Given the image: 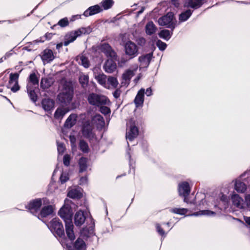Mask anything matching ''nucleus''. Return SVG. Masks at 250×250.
<instances>
[{
	"label": "nucleus",
	"mask_w": 250,
	"mask_h": 250,
	"mask_svg": "<svg viewBox=\"0 0 250 250\" xmlns=\"http://www.w3.org/2000/svg\"><path fill=\"white\" fill-rule=\"evenodd\" d=\"M244 220L245 223L250 226V216H244Z\"/></svg>",
	"instance_id": "obj_63"
},
{
	"label": "nucleus",
	"mask_w": 250,
	"mask_h": 250,
	"mask_svg": "<svg viewBox=\"0 0 250 250\" xmlns=\"http://www.w3.org/2000/svg\"><path fill=\"white\" fill-rule=\"evenodd\" d=\"M216 214L215 212L209 210H202L199 211L195 212L188 216H197L199 215H207V216H214Z\"/></svg>",
	"instance_id": "obj_33"
},
{
	"label": "nucleus",
	"mask_w": 250,
	"mask_h": 250,
	"mask_svg": "<svg viewBox=\"0 0 250 250\" xmlns=\"http://www.w3.org/2000/svg\"><path fill=\"white\" fill-rule=\"evenodd\" d=\"M101 4L104 10H108L113 6L114 1L113 0H103Z\"/></svg>",
	"instance_id": "obj_41"
},
{
	"label": "nucleus",
	"mask_w": 250,
	"mask_h": 250,
	"mask_svg": "<svg viewBox=\"0 0 250 250\" xmlns=\"http://www.w3.org/2000/svg\"><path fill=\"white\" fill-rule=\"evenodd\" d=\"M41 104L43 109L46 112L53 110L55 107V102L50 98H44L42 100Z\"/></svg>",
	"instance_id": "obj_15"
},
{
	"label": "nucleus",
	"mask_w": 250,
	"mask_h": 250,
	"mask_svg": "<svg viewBox=\"0 0 250 250\" xmlns=\"http://www.w3.org/2000/svg\"><path fill=\"white\" fill-rule=\"evenodd\" d=\"M95 222L93 219H91V223L89 227L84 228L81 230V233L82 236L85 240H88V239L93 237L98 239L97 236L95 235L94 232Z\"/></svg>",
	"instance_id": "obj_10"
},
{
	"label": "nucleus",
	"mask_w": 250,
	"mask_h": 250,
	"mask_svg": "<svg viewBox=\"0 0 250 250\" xmlns=\"http://www.w3.org/2000/svg\"><path fill=\"white\" fill-rule=\"evenodd\" d=\"M69 21L67 18H64L61 19L58 22V24L62 27H64L67 26Z\"/></svg>",
	"instance_id": "obj_50"
},
{
	"label": "nucleus",
	"mask_w": 250,
	"mask_h": 250,
	"mask_svg": "<svg viewBox=\"0 0 250 250\" xmlns=\"http://www.w3.org/2000/svg\"><path fill=\"white\" fill-rule=\"evenodd\" d=\"M233 205L239 208H243L244 200L239 195L233 194L231 196Z\"/></svg>",
	"instance_id": "obj_24"
},
{
	"label": "nucleus",
	"mask_w": 250,
	"mask_h": 250,
	"mask_svg": "<svg viewBox=\"0 0 250 250\" xmlns=\"http://www.w3.org/2000/svg\"><path fill=\"white\" fill-rule=\"evenodd\" d=\"M80 149L84 153H87L89 151V147L87 143L84 140H81L79 143Z\"/></svg>",
	"instance_id": "obj_38"
},
{
	"label": "nucleus",
	"mask_w": 250,
	"mask_h": 250,
	"mask_svg": "<svg viewBox=\"0 0 250 250\" xmlns=\"http://www.w3.org/2000/svg\"><path fill=\"white\" fill-rule=\"evenodd\" d=\"M81 64L84 68H88L89 66V62L87 58L82 56L81 58Z\"/></svg>",
	"instance_id": "obj_49"
},
{
	"label": "nucleus",
	"mask_w": 250,
	"mask_h": 250,
	"mask_svg": "<svg viewBox=\"0 0 250 250\" xmlns=\"http://www.w3.org/2000/svg\"><path fill=\"white\" fill-rule=\"evenodd\" d=\"M79 82L81 84V86L83 88H85L87 87L88 82H89V77L87 75H82L79 77Z\"/></svg>",
	"instance_id": "obj_40"
},
{
	"label": "nucleus",
	"mask_w": 250,
	"mask_h": 250,
	"mask_svg": "<svg viewBox=\"0 0 250 250\" xmlns=\"http://www.w3.org/2000/svg\"><path fill=\"white\" fill-rule=\"evenodd\" d=\"M189 0L188 5L194 9H197L200 7L203 4V1L204 0Z\"/></svg>",
	"instance_id": "obj_37"
},
{
	"label": "nucleus",
	"mask_w": 250,
	"mask_h": 250,
	"mask_svg": "<svg viewBox=\"0 0 250 250\" xmlns=\"http://www.w3.org/2000/svg\"><path fill=\"white\" fill-rule=\"evenodd\" d=\"M67 239L70 241V243L67 242V240L66 239L62 240L61 242L62 245L66 250H86V246L85 242L83 239L78 238L72 244L74 240L71 241L68 238Z\"/></svg>",
	"instance_id": "obj_3"
},
{
	"label": "nucleus",
	"mask_w": 250,
	"mask_h": 250,
	"mask_svg": "<svg viewBox=\"0 0 250 250\" xmlns=\"http://www.w3.org/2000/svg\"><path fill=\"white\" fill-rule=\"evenodd\" d=\"M58 151L59 154L64 152L65 148L63 143H58Z\"/></svg>",
	"instance_id": "obj_59"
},
{
	"label": "nucleus",
	"mask_w": 250,
	"mask_h": 250,
	"mask_svg": "<svg viewBox=\"0 0 250 250\" xmlns=\"http://www.w3.org/2000/svg\"><path fill=\"white\" fill-rule=\"evenodd\" d=\"M152 55V53L142 55L139 57L138 61L141 63L148 65L151 60Z\"/></svg>",
	"instance_id": "obj_32"
},
{
	"label": "nucleus",
	"mask_w": 250,
	"mask_h": 250,
	"mask_svg": "<svg viewBox=\"0 0 250 250\" xmlns=\"http://www.w3.org/2000/svg\"><path fill=\"white\" fill-rule=\"evenodd\" d=\"M77 117V116L75 114H70L66 120L64 126L68 128H70L73 127L76 124Z\"/></svg>",
	"instance_id": "obj_25"
},
{
	"label": "nucleus",
	"mask_w": 250,
	"mask_h": 250,
	"mask_svg": "<svg viewBox=\"0 0 250 250\" xmlns=\"http://www.w3.org/2000/svg\"><path fill=\"white\" fill-rule=\"evenodd\" d=\"M70 157L68 154H65L63 157V163L65 166L68 167L70 165Z\"/></svg>",
	"instance_id": "obj_53"
},
{
	"label": "nucleus",
	"mask_w": 250,
	"mask_h": 250,
	"mask_svg": "<svg viewBox=\"0 0 250 250\" xmlns=\"http://www.w3.org/2000/svg\"><path fill=\"white\" fill-rule=\"evenodd\" d=\"M87 162L88 159L85 157H82L79 159L78 162L79 167V173H82L86 170L88 167Z\"/></svg>",
	"instance_id": "obj_27"
},
{
	"label": "nucleus",
	"mask_w": 250,
	"mask_h": 250,
	"mask_svg": "<svg viewBox=\"0 0 250 250\" xmlns=\"http://www.w3.org/2000/svg\"><path fill=\"white\" fill-rule=\"evenodd\" d=\"M87 99L90 104L98 107L105 105L107 101L106 97L94 93H90Z\"/></svg>",
	"instance_id": "obj_7"
},
{
	"label": "nucleus",
	"mask_w": 250,
	"mask_h": 250,
	"mask_svg": "<svg viewBox=\"0 0 250 250\" xmlns=\"http://www.w3.org/2000/svg\"><path fill=\"white\" fill-rule=\"evenodd\" d=\"M178 192L180 196L184 198V201L188 203V197L190 192V188L189 183L184 181L178 184Z\"/></svg>",
	"instance_id": "obj_11"
},
{
	"label": "nucleus",
	"mask_w": 250,
	"mask_h": 250,
	"mask_svg": "<svg viewBox=\"0 0 250 250\" xmlns=\"http://www.w3.org/2000/svg\"><path fill=\"white\" fill-rule=\"evenodd\" d=\"M54 211L52 206L47 205L44 206L41 210L40 213L38 215L37 217L39 219L41 218H45L48 216L51 215Z\"/></svg>",
	"instance_id": "obj_20"
},
{
	"label": "nucleus",
	"mask_w": 250,
	"mask_h": 250,
	"mask_svg": "<svg viewBox=\"0 0 250 250\" xmlns=\"http://www.w3.org/2000/svg\"><path fill=\"white\" fill-rule=\"evenodd\" d=\"M174 14L172 12H168L167 14L159 18L158 23L160 26H166L173 31L176 26V21H174Z\"/></svg>",
	"instance_id": "obj_5"
},
{
	"label": "nucleus",
	"mask_w": 250,
	"mask_h": 250,
	"mask_svg": "<svg viewBox=\"0 0 250 250\" xmlns=\"http://www.w3.org/2000/svg\"><path fill=\"white\" fill-rule=\"evenodd\" d=\"M42 205V199L41 198H37L30 201L25 205V207L31 213L35 216H37V214L40 210Z\"/></svg>",
	"instance_id": "obj_9"
},
{
	"label": "nucleus",
	"mask_w": 250,
	"mask_h": 250,
	"mask_svg": "<svg viewBox=\"0 0 250 250\" xmlns=\"http://www.w3.org/2000/svg\"><path fill=\"white\" fill-rule=\"evenodd\" d=\"M77 37L80 36L82 34H88L91 32V29L89 27L87 28L81 27L77 30L73 31Z\"/></svg>",
	"instance_id": "obj_39"
},
{
	"label": "nucleus",
	"mask_w": 250,
	"mask_h": 250,
	"mask_svg": "<svg viewBox=\"0 0 250 250\" xmlns=\"http://www.w3.org/2000/svg\"><path fill=\"white\" fill-rule=\"evenodd\" d=\"M53 35V34L51 33H47L43 37H41L40 40L38 42H44L45 40H50L52 38Z\"/></svg>",
	"instance_id": "obj_52"
},
{
	"label": "nucleus",
	"mask_w": 250,
	"mask_h": 250,
	"mask_svg": "<svg viewBox=\"0 0 250 250\" xmlns=\"http://www.w3.org/2000/svg\"><path fill=\"white\" fill-rule=\"evenodd\" d=\"M47 226L55 237L65 238L63 226L59 218H53Z\"/></svg>",
	"instance_id": "obj_2"
},
{
	"label": "nucleus",
	"mask_w": 250,
	"mask_h": 250,
	"mask_svg": "<svg viewBox=\"0 0 250 250\" xmlns=\"http://www.w3.org/2000/svg\"><path fill=\"white\" fill-rule=\"evenodd\" d=\"M116 60L110 59L105 61L104 65V70L108 73H113L117 68Z\"/></svg>",
	"instance_id": "obj_18"
},
{
	"label": "nucleus",
	"mask_w": 250,
	"mask_h": 250,
	"mask_svg": "<svg viewBox=\"0 0 250 250\" xmlns=\"http://www.w3.org/2000/svg\"><path fill=\"white\" fill-rule=\"evenodd\" d=\"M121 93V90L120 89H116L113 92V95L115 99H118L120 96Z\"/></svg>",
	"instance_id": "obj_60"
},
{
	"label": "nucleus",
	"mask_w": 250,
	"mask_h": 250,
	"mask_svg": "<svg viewBox=\"0 0 250 250\" xmlns=\"http://www.w3.org/2000/svg\"><path fill=\"white\" fill-rule=\"evenodd\" d=\"M95 79L99 84L102 85L105 84L106 76L104 74H99L95 76Z\"/></svg>",
	"instance_id": "obj_46"
},
{
	"label": "nucleus",
	"mask_w": 250,
	"mask_h": 250,
	"mask_svg": "<svg viewBox=\"0 0 250 250\" xmlns=\"http://www.w3.org/2000/svg\"><path fill=\"white\" fill-rule=\"evenodd\" d=\"M81 17H82V15H79V14L73 15L71 17V18L70 19V21H74L76 20H77L79 19H81Z\"/></svg>",
	"instance_id": "obj_61"
},
{
	"label": "nucleus",
	"mask_w": 250,
	"mask_h": 250,
	"mask_svg": "<svg viewBox=\"0 0 250 250\" xmlns=\"http://www.w3.org/2000/svg\"><path fill=\"white\" fill-rule=\"evenodd\" d=\"M93 130V126L90 121L87 120L83 123L81 129L82 136L89 141L93 140L96 137Z\"/></svg>",
	"instance_id": "obj_4"
},
{
	"label": "nucleus",
	"mask_w": 250,
	"mask_h": 250,
	"mask_svg": "<svg viewBox=\"0 0 250 250\" xmlns=\"http://www.w3.org/2000/svg\"><path fill=\"white\" fill-rule=\"evenodd\" d=\"M39 83V78L37 77L35 73H32L30 74L28 77V83L31 85L35 86V88L38 86Z\"/></svg>",
	"instance_id": "obj_30"
},
{
	"label": "nucleus",
	"mask_w": 250,
	"mask_h": 250,
	"mask_svg": "<svg viewBox=\"0 0 250 250\" xmlns=\"http://www.w3.org/2000/svg\"><path fill=\"white\" fill-rule=\"evenodd\" d=\"M235 189L240 193H244L247 189V186L240 180H236L235 183Z\"/></svg>",
	"instance_id": "obj_31"
},
{
	"label": "nucleus",
	"mask_w": 250,
	"mask_h": 250,
	"mask_svg": "<svg viewBox=\"0 0 250 250\" xmlns=\"http://www.w3.org/2000/svg\"><path fill=\"white\" fill-rule=\"evenodd\" d=\"M102 11L103 9L102 7L98 4H96L88 7L84 11L83 15L85 17H88L98 14Z\"/></svg>",
	"instance_id": "obj_16"
},
{
	"label": "nucleus",
	"mask_w": 250,
	"mask_h": 250,
	"mask_svg": "<svg viewBox=\"0 0 250 250\" xmlns=\"http://www.w3.org/2000/svg\"><path fill=\"white\" fill-rule=\"evenodd\" d=\"M157 28L153 21H149L146 25L145 31L147 35H151L156 32Z\"/></svg>",
	"instance_id": "obj_26"
},
{
	"label": "nucleus",
	"mask_w": 250,
	"mask_h": 250,
	"mask_svg": "<svg viewBox=\"0 0 250 250\" xmlns=\"http://www.w3.org/2000/svg\"><path fill=\"white\" fill-rule=\"evenodd\" d=\"M125 54L129 57V59H133L139 54V48L137 45L131 41H127L124 44Z\"/></svg>",
	"instance_id": "obj_8"
},
{
	"label": "nucleus",
	"mask_w": 250,
	"mask_h": 250,
	"mask_svg": "<svg viewBox=\"0 0 250 250\" xmlns=\"http://www.w3.org/2000/svg\"><path fill=\"white\" fill-rule=\"evenodd\" d=\"M105 105H102L100 106V111L104 115H107L108 114L110 113V109L104 106Z\"/></svg>",
	"instance_id": "obj_51"
},
{
	"label": "nucleus",
	"mask_w": 250,
	"mask_h": 250,
	"mask_svg": "<svg viewBox=\"0 0 250 250\" xmlns=\"http://www.w3.org/2000/svg\"><path fill=\"white\" fill-rule=\"evenodd\" d=\"M130 126L128 131L126 133V138L129 141H133L136 138L139 133V129L135 121L131 120L129 121Z\"/></svg>",
	"instance_id": "obj_13"
},
{
	"label": "nucleus",
	"mask_w": 250,
	"mask_h": 250,
	"mask_svg": "<svg viewBox=\"0 0 250 250\" xmlns=\"http://www.w3.org/2000/svg\"><path fill=\"white\" fill-rule=\"evenodd\" d=\"M85 220V217L83 212L82 211H77L74 216V223L76 226H81L82 225Z\"/></svg>",
	"instance_id": "obj_22"
},
{
	"label": "nucleus",
	"mask_w": 250,
	"mask_h": 250,
	"mask_svg": "<svg viewBox=\"0 0 250 250\" xmlns=\"http://www.w3.org/2000/svg\"><path fill=\"white\" fill-rule=\"evenodd\" d=\"M55 58L51 49L46 48L42 53L41 59L44 64L51 62Z\"/></svg>",
	"instance_id": "obj_14"
},
{
	"label": "nucleus",
	"mask_w": 250,
	"mask_h": 250,
	"mask_svg": "<svg viewBox=\"0 0 250 250\" xmlns=\"http://www.w3.org/2000/svg\"><path fill=\"white\" fill-rule=\"evenodd\" d=\"M58 215L65 222L67 237L71 241L75 240V235L73 230L74 226L72 223L73 212L72 208L68 204L64 205L59 210Z\"/></svg>",
	"instance_id": "obj_1"
},
{
	"label": "nucleus",
	"mask_w": 250,
	"mask_h": 250,
	"mask_svg": "<svg viewBox=\"0 0 250 250\" xmlns=\"http://www.w3.org/2000/svg\"><path fill=\"white\" fill-rule=\"evenodd\" d=\"M88 178L87 176H83L80 178L79 184L80 185H85L87 184Z\"/></svg>",
	"instance_id": "obj_55"
},
{
	"label": "nucleus",
	"mask_w": 250,
	"mask_h": 250,
	"mask_svg": "<svg viewBox=\"0 0 250 250\" xmlns=\"http://www.w3.org/2000/svg\"><path fill=\"white\" fill-rule=\"evenodd\" d=\"M67 196L72 199H80L82 197V193L78 190L74 189L69 191Z\"/></svg>",
	"instance_id": "obj_36"
},
{
	"label": "nucleus",
	"mask_w": 250,
	"mask_h": 250,
	"mask_svg": "<svg viewBox=\"0 0 250 250\" xmlns=\"http://www.w3.org/2000/svg\"><path fill=\"white\" fill-rule=\"evenodd\" d=\"M19 77V74L18 73H11L9 76L8 84L11 85L16 82H18Z\"/></svg>",
	"instance_id": "obj_44"
},
{
	"label": "nucleus",
	"mask_w": 250,
	"mask_h": 250,
	"mask_svg": "<svg viewBox=\"0 0 250 250\" xmlns=\"http://www.w3.org/2000/svg\"><path fill=\"white\" fill-rule=\"evenodd\" d=\"M145 90L142 88L137 92V95L134 99V102L136 107L142 106L144 102V95Z\"/></svg>",
	"instance_id": "obj_17"
},
{
	"label": "nucleus",
	"mask_w": 250,
	"mask_h": 250,
	"mask_svg": "<svg viewBox=\"0 0 250 250\" xmlns=\"http://www.w3.org/2000/svg\"><path fill=\"white\" fill-rule=\"evenodd\" d=\"M107 83L111 85L114 88L117 87L119 84L117 79L113 76H109L107 78Z\"/></svg>",
	"instance_id": "obj_43"
},
{
	"label": "nucleus",
	"mask_w": 250,
	"mask_h": 250,
	"mask_svg": "<svg viewBox=\"0 0 250 250\" xmlns=\"http://www.w3.org/2000/svg\"><path fill=\"white\" fill-rule=\"evenodd\" d=\"M156 229L157 232L162 236L165 237V232L164 229L161 228L160 225L158 223L156 224Z\"/></svg>",
	"instance_id": "obj_54"
},
{
	"label": "nucleus",
	"mask_w": 250,
	"mask_h": 250,
	"mask_svg": "<svg viewBox=\"0 0 250 250\" xmlns=\"http://www.w3.org/2000/svg\"><path fill=\"white\" fill-rule=\"evenodd\" d=\"M92 125H96L97 129L103 128L105 125L104 119L100 114H96L91 119Z\"/></svg>",
	"instance_id": "obj_19"
},
{
	"label": "nucleus",
	"mask_w": 250,
	"mask_h": 250,
	"mask_svg": "<svg viewBox=\"0 0 250 250\" xmlns=\"http://www.w3.org/2000/svg\"><path fill=\"white\" fill-rule=\"evenodd\" d=\"M27 92L31 101L35 103L38 99V96L35 92V88L30 84H27L26 86Z\"/></svg>",
	"instance_id": "obj_23"
},
{
	"label": "nucleus",
	"mask_w": 250,
	"mask_h": 250,
	"mask_svg": "<svg viewBox=\"0 0 250 250\" xmlns=\"http://www.w3.org/2000/svg\"><path fill=\"white\" fill-rule=\"evenodd\" d=\"M100 49L105 55L110 59L117 60L118 55L115 51L108 43H103L101 45Z\"/></svg>",
	"instance_id": "obj_12"
},
{
	"label": "nucleus",
	"mask_w": 250,
	"mask_h": 250,
	"mask_svg": "<svg viewBox=\"0 0 250 250\" xmlns=\"http://www.w3.org/2000/svg\"><path fill=\"white\" fill-rule=\"evenodd\" d=\"M136 42H137V44L141 46H143L144 45H145L146 43V39L143 37L139 38L136 40Z\"/></svg>",
	"instance_id": "obj_56"
},
{
	"label": "nucleus",
	"mask_w": 250,
	"mask_h": 250,
	"mask_svg": "<svg viewBox=\"0 0 250 250\" xmlns=\"http://www.w3.org/2000/svg\"><path fill=\"white\" fill-rule=\"evenodd\" d=\"M245 201H246L247 205L248 207H250V194L247 195L245 196Z\"/></svg>",
	"instance_id": "obj_62"
},
{
	"label": "nucleus",
	"mask_w": 250,
	"mask_h": 250,
	"mask_svg": "<svg viewBox=\"0 0 250 250\" xmlns=\"http://www.w3.org/2000/svg\"><path fill=\"white\" fill-rule=\"evenodd\" d=\"M69 111L68 108H58L54 113V118L56 119H62Z\"/></svg>",
	"instance_id": "obj_28"
},
{
	"label": "nucleus",
	"mask_w": 250,
	"mask_h": 250,
	"mask_svg": "<svg viewBox=\"0 0 250 250\" xmlns=\"http://www.w3.org/2000/svg\"><path fill=\"white\" fill-rule=\"evenodd\" d=\"M192 14V11L190 9L187 10L186 11L181 13L179 17V21L180 22H184L187 21L191 16Z\"/></svg>",
	"instance_id": "obj_34"
},
{
	"label": "nucleus",
	"mask_w": 250,
	"mask_h": 250,
	"mask_svg": "<svg viewBox=\"0 0 250 250\" xmlns=\"http://www.w3.org/2000/svg\"><path fill=\"white\" fill-rule=\"evenodd\" d=\"M7 87L8 88H10L11 90L13 92H16L20 89V86L19 85L18 82H16V83H14L13 85H9L8 84Z\"/></svg>",
	"instance_id": "obj_48"
},
{
	"label": "nucleus",
	"mask_w": 250,
	"mask_h": 250,
	"mask_svg": "<svg viewBox=\"0 0 250 250\" xmlns=\"http://www.w3.org/2000/svg\"><path fill=\"white\" fill-rule=\"evenodd\" d=\"M173 31L171 30L170 32L167 29H163L159 33L158 35L160 38L167 41L171 38Z\"/></svg>",
	"instance_id": "obj_29"
},
{
	"label": "nucleus",
	"mask_w": 250,
	"mask_h": 250,
	"mask_svg": "<svg viewBox=\"0 0 250 250\" xmlns=\"http://www.w3.org/2000/svg\"><path fill=\"white\" fill-rule=\"evenodd\" d=\"M134 75V70L130 69H126L122 75V78L123 82L122 83L128 85L130 83L132 77Z\"/></svg>",
	"instance_id": "obj_21"
},
{
	"label": "nucleus",
	"mask_w": 250,
	"mask_h": 250,
	"mask_svg": "<svg viewBox=\"0 0 250 250\" xmlns=\"http://www.w3.org/2000/svg\"><path fill=\"white\" fill-rule=\"evenodd\" d=\"M127 156L129 159V167H132V168L133 169V172H134V162H133V160L131 159V155L129 153V152H127ZM134 164H135V162H134Z\"/></svg>",
	"instance_id": "obj_58"
},
{
	"label": "nucleus",
	"mask_w": 250,
	"mask_h": 250,
	"mask_svg": "<svg viewBox=\"0 0 250 250\" xmlns=\"http://www.w3.org/2000/svg\"><path fill=\"white\" fill-rule=\"evenodd\" d=\"M146 94L147 96H150L152 95V91L151 87H148L146 89Z\"/></svg>",
	"instance_id": "obj_64"
},
{
	"label": "nucleus",
	"mask_w": 250,
	"mask_h": 250,
	"mask_svg": "<svg viewBox=\"0 0 250 250\" xmlns=\"http://www.w3.org/2000/svg\"><path fill=\"white\" fill-rule=\"evenodd\" d=\"M69 179V177L67 175L63 174V173L61 174L60 177V180L62 184H64L66 182H67Z\"/></svg>",
	"instance_id": "obj_57"
},
{
	"label": "nucleus",
	"mask_w": 250,
	"mask_h": 250,
	"mask_svg": "<svg viewBox=\"0 0 250 250\" xmlns=\"http://www.w3.org/2000/svg\"><path fill=\"white\" fill-rule=\"evenodd\" d=\"M77 35L74 32H71L65 37V40L63 42L64 46H67L71 42H73L77 39Z\"/></svg>",
	"instance_id": "obj_35"
},
{
	"label": "nucleus",
	"mask_w": 250,
	"mask_h": 250,
	"mask_svg": "<svg viewBox=\"0 0 250 250\" xmlns=\"http://www.w3.org/2000/svg\"><path fill=\"white\" fill-rule=\"evenodd\" d=\"M51 84L49 80L47 78H42L41 81V87L42 89H47L51 86Z\"/></svg>",
	"instance_id": "obj_45"
},
{
	"label": "nucleus",
	"mask_w": 250,
	"mask_h": 250,
	"mask_svg": "<svg viewBox=\"0 0 250 250\" xmlns=\"http://www.w3.org/2000/svg\"><path fill=\"white\" fill-rule=\"evenodd\" d=\"M156 44L157 46L158 47L159 49L161 51H164L167 46V44L164 42H163L160 40H158L156 42Z\"/></svg>",
	"instance_id": "obj_47"
},
{
	"label": "nucleus",
	"mask_w": 250,
	"mask_h": 250,
	"mask_svg": "<svg viewBox=\"0 0 250 250\" xmlns=\"http://www.w3.org/2000/svg\"><path fill=\"white\" fill-rule=\"evenodd\" d=\"M74 95V90L72 87L65 88L64 91L58 95L59 102L64 105H68L71 102Z\"/></svg>",
	"instance_id": "obj_6"
},
{
	"label": "nucleus",
	"mask_w": 250,
	"mask_h": 250,
	"mask_svg": "<svg viewBox=\"0 0 250 250\" xmlns=\"http://www.w3.org/2000/svg\"><path fill=\"white\" fill-rule=\"evenodd\" d=\"M169 211L173 213L180 214V215H185L188 212V210L187 208H173L169 209Z\"/></svg>",
	"instance_id": "obj_42"
}]
</instances>
